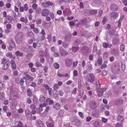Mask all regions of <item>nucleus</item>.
Listing matches in <instances>:
<instances>
[{"label":"nucleus","instance_id":"f257e3e1","mask_svg":"<svg viewBox=\"0 0 127 127\" xmlns=\"http://www.w3.org/2000/svg\"><path fill=\"white\" fill-rule=\"evenodd\" d=\"M24 34L22 32H18L16 36L15 41L17 44H22Z\"/></svg>","mask_w":127,"mask_h":127},{"label":"nucleus","instance_id":"f03ea898","mask_svg":"<svg viewBox=\"0 0 127 127\" xmlns=\"http://www.w3.org/2000/svg\"><path fill=\"white\" fill-rule=\"evenodd\" d=\"M1 64H3L2 66V69L3 70H5L8 68L10 63V62L7 61L5 58H3L1 59Z\"/></svg>","mask_w":127,"mask_h":127},{"label":"nucleus","instance_id":"7ed1b4c3","mask_svg":"<svg viewBox=\"0 0 127 127\" xmlns=\"http://www.w3.org/2000/svg\"><path fill=\"white\" fill-rule=\"evenodd\" d=\"M9 43V46L8 49V50L10 51L15 47V44L12 38L10 39Z\"/></svg>","mask_w":127,"mask_h":127},{"label":"nucleus","instance_id":"20e7f679","mask_svg":"<svg viewBox=\"0 0 127 127\" xmlns=\"http://www.w3.org/2000/svg\"><path fill=\"white\" fill-rule=\"evenodd\" d=\"M111 71L112 72L115 74H117L119 72V67L118 65H115L112 67Z\"/></svg>","mask_w":127,"mask_h":127},{"label":"nucleus","instance_id":"39448f33","mask_svg":"<svg viewBox=\"0 0 127 127\" xmlns=\"http://www.w3.org/2000/svg\"><path fill=\"white\" fill-rule=\"evenodd\" d=\"M23 79L26 81L30 80L31 81H32L33 79V78L31 77L28 74L27 72H25L24 73Z\"/></svg>","mask_w":127,"mask_h":127},{"label":"nucleus","instance_id":"423d86ee","mask_svg":"<svg viewBox=\"0 0 127 127\" xmlns=\"http://www.w3.org/2000/svg\"><path fill=\"white\" fill-rule=\"evenodd\" d=\"M72 35L71 34L68 32L67 33L65 37V40L66 41L68 42L69 41L72 37Z\"/></svg>","mask_w":127,"mask_h":127},{"label":"nucleus","instance_id":"0eeeda50","mask_svg":"<svg viewBox=\"0 0 127 127\" xmlns=\"http://www.w3.org/2000/svg\"><path fill=\"white\" fill-rule=\"evenodd\" d=\"M25 114L26 117L28 119H30L32 115L31 111L28 109H26L25 111Z\"/></svg>","mask_w":127,"mask_h":127},{"label":"nucleus","instance_id":"6e6552de","mask_svg":"<svg viewBox=\"0 0 127 127\" xmlns=\"http://www.w3.org/2000/svg\"><path fill=\"white\" fill-rule=\"evenodd\" d=\"M88 81L90 82H93L95 80V76L94 74L92 73H90L89 76L87 78Z\"/></svg>","mask_w":127,"mask_h":127},{"label":"nucleus","instance_id":"1a4fd4ad","mask_svg":"<svg viewBox=\"0 0 127 127\" xmlns=\"http://www.w3.org/2000/svg\"><path fill=\"white\" fill-rule=\"evenodd\" d=\"M19 97V94L17 93H14L11 95L10 99L12 100L17 99Z\"/></svg>","mask_w":127,"mask_h":127},{"label":"nucleus","instance_id":"9d476101","mask_svg":"<svg viewBox=\"0 0 127 127\" xmlns=\"http://www.w3.org/2000/svg\"><path fill=\"white\" fill-rule=\"evenodd\" d=\"M106 89L105 88L99 89L97 92L98 95L100 97L102 96L103 93L105 92L106 91Z\"/></svg>","mask_w":127,"mask_h":127},{"label":"nucleus","instance_id":"9b49d317","mask_svg":"<svg viewBox=\"0 0 127 127\" xmlns=\"http://www.w3.org/2000/svg\"><path fill=\"white\" fill-rule=\"evenodd\" d=\"M49 11L48 9H44L42 10L41 14L43 16H47L49 14Z\"/></svg>","mask_w":127,"mask_h":127},{"label":"nucleus","instance_id":"f8f14e48","mask_svg":"<svg viewBox=\"0 0 127 127\" xmlns=\"http://www.w3.org/2000/svg\"><path fill=\"white\" fill-rule=\"evenodd\" d=\"M65 64L68 67H70L71 65L72 62L71 60L70 59H67L66 60Z\"/></svg>","mask_w":127,"mask_h":127},{"label":"nucleus","instance_id":"ddd939ff","mask_svg":"<svg viewBox=\"0 0 127 127\" xmlns=\"http://www.w3.org/2000/svg\"><path fill=\"white\" fill-rule=\"evenodd\" d=\"M36 124L38 127H43L44 126V124L42 122L39 120L37 121Z\"/></svg>","mask_w":127,"mask_h":127},{"label":"nucleus","instance_id":"4468645a","mask_svg":"<svg viewBox=\"0 0 127 127\" xmlns=\"http://www.w3.org/2000/svg\"><path fill=\"white\" fill-rule=\"evenodd\" d=\"M88 51V47L86 46L83 47L81 50L82 52L84 54L87 53Z\"/></svg>","mask_w":127,"mask_h":127},{"label":"nucleus","instance_id":"2eb2a0df","mask_svg":"<svg viewBox=\"0 0 127 127\" xmlns=\"http://www.w3.org/2000/svg\"><path fill=\"white\" fill-rule=\"evenodd\" d=\"M11 63L12 69L13 70H15L16 68V65L14 61V60H12L11 61Z\"/></svg>","mask_w":127,"mask_h":127},{"label":"nucleus","instance_id":"dca6fc26","mask_svg":"<svg viewBox=\"0 0 127 127\" xmlns=\"http://www.w3.org/2000/svg\"><path fill=\"white\" fill-rule=\"evenodd\" d=\"M92 114L94 117H97L98 116L99 111L97 110L93 111L92 112Z\"/></svg>","mask_w":127,"mask_h":127},{"label":"nucleus","instance_id":"f3484780","mask_svg":"<svg viewBox=\"0 0 127 127\" xmlns=\"http://www.w3.org/2000/svg\"><path fill=\"white\" fill-rule=\"evenodd\" d=\"M118 16V14L116 12H112L111 13V19H114Z\"/></svg>","mask_w":127,"mask_h":127},{"label":"nucleus","instance_id":"a211bd4d","mask_svg":"<svg viewBox=\"0 0 127 127\" xmlns=\"http://www.w3.org/2000/svg\"><path fill=\"white\" fill-rule=\"evenodd\" d=\"M114 103L116 105L121 104L123 103V101L122 99H118L115 101Z\"/></svg>","mask_w":127,"mask_h":127},{"label":"nucleus","instance_id":"6ab92c4d","mask_svg":"<svg viewBox=\"0 0 127 127\" xmlns=\"http://www.w3.org/2000/svg\"><path fill=\"white\" fill-rule=\"evenodd\" d=\"M60 53L62 55L64 56L65 55H67L68 54V52H66L63 49H61L60 50Z\"/></svg>","mask_w":127,"mask_h":127},{"label":"nucleus","instance_id":"aec40b11","mask_svg":"<svg viewBox=\"0 0 127 127\" xmlns=\"http://www.w3.org/2000/svg\"><path fill=\"white\" fill-rule=\"evenodd\" d=\"M32 47H27L24 49V50L27 53H28L32 51Z\"/></svg>","mask_w":127,"mask_h":127},{"label":"nucleus","instance_id":"412c9836","mask_svg":"<svg viewBox=\"0 0 127 127\" xmlns=\"http://www.w3.org/2000/svg\"><path fill=\"white\" fill-rule=\"evenodd\" d=\"M46 102L47 103H48L50 105H52L54 103L53 101L50 98H48L46 100Z\"/></svg>","mask_w":127,"mask_h":127},{"label":"nucleus","instance_id":"4be33fe9","mask_svg":"<svg viewBox=\"0 0 127 127\" xmlns=\"http://www.w3.org/2000/svg\"><path fill=\"white\" fill-rule=\"evenodd\" d=\"M111 9L112 11L116 10L117 9V6L116 5L112 4L111 6Z\"/></svg>","mask_w":127,"mask_h":127},{"label":"nucleus","instance_id":"5701e85b","mask_svg":"<svg viewBox=\"0 0 127 127\" xmlns=\"http://www.w3.org/2000/svg\"><path fill=\"white\" fill-rule=\"evenodd\" d=\"M28 95L30 97H31L32 95V92L31 91L30 89H28L27 91Z\"/></svg>","mask_w":127,"mask_h":127},{"label":"nucleus","instance_id":"b1692460","mask_svg":"<svg viewBox=\"0 0 127 127\" xmlns=\"http://www.w3.org/2000/svg\"><path fill=\"white\" fill-rule=\"evenodd\" d=\"M93 124L94 127H99L100 126L99 122L97 121L94 122L93 123Z\"/></svg>","mask_w":127,"mask_h":127},{"label":"nucleus","instance_id":"393cba45","mask_svg":"<svg viewBox=\"0 0 127 127\" xmlns=\"http://www.w3.org/2000/svg\"><path fill=\"white\" fill-rule=\"evenodd\" d=\"M119 40L118 38H115L113 39L112 43L114 45H116L118 43Z\"/></svg>","mask_w":127,"mask_h":127},{"label":"nucleus","instance_id":"a878e982","mask_svg":"<svg viewBox=\"0 0 127 127\" xmlns=\"http://www.w3.org/2000/svg\"><path fill=\"white\" fill-rule=\"evenodd\" d=\"M64 112V110L61 109L60 110L59 112V116L60 117H63V114Z\"/></svg>","mask_w":127,"mask_h":127},{"label":"nucleus","instance_id":"bb28decb","mask_svg":"<svg viewBox=\"0 0 127 127\" xmlns=\"http://www.w3.org/2000/svg\"><path fill=\"white\" fill-rule=\"evenodd\" d=\"M39 56L40 57H42L44 56V51H40L38 54Z\"/></svg>","mask_w":127,"mask_h":127},{"label":"nucleus","instance_id":"cd10ccee","mask_svg":"<svg viewBox=\"0 0 127 127\" xmlns=\"http://www.w3.org/2000/svg\"><path fill=\"white\" fill-rule=\"evenodd\" d=\"M23 125L21 121H18V124L15 126L14 127H23Z\"/></svg>","mask_w":127,"mask_h":127},{"label":"nucleus","instance_id":"c85d7f7f","mask_svg":"<svg viewBox=\"0 0 127 127\" xmlns=\"http://www.w3.org/2000/svg\"><path fill=\"white\" fill-rule=\"evenodd\" d=\"M111 52L115 55L119 53L118 51L116 49H112L111 51Z\"/></svg>","mask_w":127,"mask_h":127},{"label":"nucleus","instance_id":"c756f323","mask_svg":"<svg viewBox=\"0 0 127 127\" xmlns=\"http://www.w3.org/2000/svg\"><path fill=\"white\" fill-rule=\"evenodd\" d=\"M117 121H120L121 122H123V118L121 115H119L117 118Z\"/></svg>","mask_w":127,"mask_h":127},{"label":"nucleus","instance_id":"7c9ffc66","mask_svg":"<svg viewBox=\"0 0 127 127\" xmlns=\"http://www.w3.org/2000/svg\"><path fill=\"white\" fill-rule=\"evenodd\" d=\"M23 54L22 52H20L19 51H17L16 52V55L20 57H22L23 56Z\"/></svg>","mask_w":127,"mask_h":127},{"label":"nucleus","instance_id":"2f4dec72","mask_svg":"<svg viewBox=\"0 0 127 127\" xmlns=\"http://www.w3.org/2000/svg\"><path fill=\"white\" fill-rule=\"evenodd\" d=\"M95 103L94 102L91 103L90 104V107L91 109H93L95 108Z\"/></svg>","mask_w":127,"mask_h":127},{"label":"nucleus","instance_id":"473e14b6","mask_svg":"<svg viewBox=\"0 0 127 127\" xmlns=\"http://www.w3.org/2000/svg\"><path fill=\"white\" fill-rule=\"evenodd\" d=\"M44 56L46 58H48L49 57V53L48 52V50L46 49L45 50L44 53Z\"/></svg>","mask_w":127,"mask_h":127},{"label":"nucleus","instance_id":"72a5a7b5","mask_svg":"<svg viewBox=\"0 0 127 127\" xmlns=\"http://www.w3.org/2000/svg\"><path fill=\"white\" fill-rule=\"evenodd\" d=\"M54 107L57 110L59 109L60 108V105L59 103H56Z\"/></svg>","mask_w":127,"mask_h":127},{"label":"nucleus","instance_id":"f704fd0d","mask_svg":"<svg viewBox=\"0 0 127 127\" xmlns=\"http://www.w3.org/2000/svg\"><path fill=\"white\" fill-rule=\"evenodd\" d=\"M90 13L91 15H94L97 14V11L95 10H91Z\"/></svg>","mask_w":127,"mask_h":127},{"label":"nucleus","instance_id":"c9c22d12","mask_svg":"<svg viewBox=\"0 0 127 127\" xmlns=\"http://www.w3.org/2000/svg\"><path fill=\"white\" fill-rule=\"evenodd\" d=\"M58 76L61 77L62 76H64L65 77H66L68 76V74L67 73H66L65 74H61L60 73H58Z\"/></svg>","mask_w":127,"mask_h":127},{"label":"nucleus","instance_id":"e433bc0d","mask_svg":"<svg viewBox=\"0 0 127 127\" xmlns=\"http://www.w3.org/2000/svg\"><path fill=\"white\" fill-rule=\"evenodd\" d=\"M45 98V97L44 96L41 95L40 96L39 99V101L41 102H42L44 100Z\"/></svg>","mask_w":127,"mask_h":127},{"label":"nucleus","instance_id":"4c0bfd02","mask_svg":"<svg viewBox=\"0 0 127 127\" xmlns=\"http://www.w3.org/2000/svg\"><path fill=\"white\" fill-rule=\"evenodd\" d=\"M81 24H82L84 25L86 24L87 23V20L86 19L82 20L81 21Z\"/></svg>","mask_w":127,"mask_h":127},{"label":"nucleus","instance_id":"58836bf2","mask_svg":"<svg viewBox=\"0 0 127 127\" xmlns=\"http://www.w3.org/2000/svg\"><path fill=\"white\" fill-rule=\"evenodd\" d=\"M125 46L123 44H121L120 46V49L122 51H124L125 50Z\"/></svg>","mask_w":127,"mask_h":127},{"label":"nucleus","instance_id":"ea45409f","mask_svg":"<svg viewBox=\"0 0 127 127\" xmlns=\"http://www.w3.org/2000/svg\"><path fill=\"white\" fill-rule=\"evenodd\" d=\"M102 46L104 48H107L109 46V44L106 43H103L102 44Z\"/></svg>","mask_w":127,"mask_h":127},{"label":"nucleus","instance_id":"a19ab883","mask_svg":"<svg viewBox=\"0 0 127 127\" xmlns=\"http://www.w3.org/2000/svg\"><path fill=\"white\" fill-rule=\"evenodd\" d=\"M46 2L48 6H52L53 4V3L51 1H46Z\"/></svg>","mask_w":127,"mask_h":127},{"label":"nucleus","instance_id":"79ce46f5","mask_svg":"<svg viewBox=\"0 0 127 127\" xmlns=\"http://www.w3.org/2000/svg\"><path fill=\"white\" fill-rule=\"evenodd\" d=\"M46 1L45 2H43L42 3L41 5L44 8H46L48 7Z\"/></svg>","mask_w":127,"mask_h":127},{"label":"nucleus","instance_id":"37998d69","mask_svg":"<svg viewBox=\"0 0 127 127\" xmlns=\"http://www.w3.org/2000/svg\"><path fill=\"white\" fill-rule=\"evenodd\" d=\"M54 66L55 68L58 69L59 67V65L57 63H55L54 64Z\"/></svg>","mask_w":127,"mask_h":127},{"label":"nucleus","instance_id":"c03bdc74","mask_svg":"<svg viewBox=\"0 0 127 127\" xmlns=\"http://www.w3.org/2000/svg\"><path fill=\"white\" fill-rule=\"evenodd\" d=\"M33 101L34 103L37 104L38 102V100L37 98L34 97L33 98Z\"/></svg>","mask_w":127,"mask_h":127},{"label":"nucleus","instance_id":"a18cd8bd","mask_svg":"<svg viewBox=\"0 0 127 127\" xmlns=\"http://www.w3.org/2000/svg\"><path fill=\"white\" fill-rule=\"evenodd\" d=\"M30 107L31 109L32 110H34L35 109V107L33 104H32L30 105Z\"/></svg>","mask_w":127,"mask_h":127},{"label":"nucleus","instance_id":"49530a36","mask_svg":"<svg viewBox=\"0 0 127 127\" xmlns=\"http://www.w3.org/2000/svg\"><path fill=\"white\" fill-rule=\"evenodd\" d=\"M6 56L9 58L12 57V53L10 52H9L6 54Z\"/></svg>","mask_w":127,"mask_h":127},{"label":"nucleus","instance_id":"de8ad7c7","mask_svg":"<svg viewBox=\"0 0 127 127\" xmlns=\"http://www.w3.org/2000/svg\"><path fill=\"white\" fill-rule=\"evenodd\" d=\"M33 31L36 34H37L39 32L38 29L36 28H35L33 29Z\"/></svg>","mask_w":127,"mask_h":127},{"label":"nucleus","instance_id":"09e8293b","mask_svg":"<svg viewBox=\"0 0 127 127\" xmlns=\"http://www.w3.org/2000/svg\"><path fill=\"white\" fill-rule=\"evenodd\" d=\"M37 5L35 3H33L32 5V7L33 10H35L37 8Z\"/></svg>","mask_w":127,"mask_h":127},{"label":"nucleus","instance_id":"8fccbe9b","mask_svg":"<svg viewBox=\"0 0 127 127\" xmlns=\"http://www.w3.org/2000/svg\"><path fill=\"white\" fill-rule=\"evenodd\" d=\"M36 21L37 24H40L41 23V19L38 18L36 19Z\"/></svg>","mask_w":127,"mask_h":127},{"label":"nucleus","instance_id":"3c124183","mask_svg":"<svg viewBox=\"0 0 127 127\" xmlns=\"http://www.w3.org/2000/svg\"><path fill=\"white\" fill-rule=\"evenodd\" d=\"M47 127H53L54 125L51 123H48L47 124Z\"/></svg>","mask_w":127,"mask_h":127},{"label":"nucleus","instance_id":"603ef678","mask_svg":"<svg viewBox=\"0 0 127 127\" xmlns=\"http://www.w3.org/2000/svg\"><path fill=\"white\" fill-rule=\"evenodd\" d=\"M53 88L54 90H57L59 88V87L57 84H55L53 86Z\"/></svg>","mask_w":127,"mask_h":127},{"label":"nucleus","instance_id":"864d4df0","mask_svg":"<svg viewBox=\"0 0 127 127\" xmlns=\"http://www.w3.org/2000/svg\"><path fill=\"white\" fill-rule=\"evenodd\" d=\"M43 86L47 90L51 88H49L48 85L47 84H44L43 85Z\"/></svg>","mask_w":127,"mask_h":127},{"label":"nucleus","instance_id":"5fc2aeb1","mask_svg":"<svg viewBox=\"0 0 127 127\" xmlns=\"http://www.w3.org/2000/svg\"><path fill=\"white\" fill-rule=\"evenodd\" d=\"M53 61V58H49L48 60V61L49 63H52Z\"/></svg>","mask_w":127,"mask_h":127},{"label":"nucleus","instance_id":"6e6d98bb","mask_svg":"<svg viewBox=\"0 0 127 127\" xmlns=\"http://www.w3.org/2000/svg\"><path fill=\"white\" fill-rule=\"evenodd\" d=\"M23 8L24 10L25 11H26L28 9L27 4H25L24 6V7Z\"/></svg>","mask_w":127,"mask_h":127},{"label":"nucleus","instance_id":"4d7b16f0","mask_svg":"<svg viewBox=\"0 0 127 127\" xmlns=\"http://www.w3.org/2000/svg\"><path fill=\"white\" fill-rule=\"evenodd\" d=\"M24 111L23 109L22 108H20L17 110L18 112L19 113H22Z\"/></svg>","mask_w":127,"mask_h":127},{"label":"nucleus","instance_id":"13d9d810","mask_svg":"<svg viewBox=\"0 0 127 127\" xmlns=\"http://www.w3.org/2000/svg\"><path fill=\"white\" fill-rule=\"evenodd\" d=\"M40 62L42 64L44 63L45 62V60L43 58H42L40 59Z\"/></svg>","mask_w":127,"mask_h":127},{"label":"nucleus","instance_id":"bf43d9fd","mask_svg":"<svg viewBox=\"0 0 127 127\" xmlns=\"http://www.w3.org/2000/svg\"><path fill=\"white\" fill-rule=\"evenodd\" d=\"M36 86V84L35 83L32 82L31 83V84L30 85V86L33 87H35Z\"/></svg>","mask_w":127,"mask_h":127},{"label":"nucleus","instance_id":"052dcab7","mask_svg":"<svg viewBox=\"0 0 127 127\" xmlns=\"http://www.w3.org/2000/svg\"><path fill=\"white\" fill-rule=\"evenodd\" d=\"M54 56L55 57H58L59 56V54L57 52L55 51L54 52Z\"/></svg>","mask_w":127,"mask_h":127},{"label":"nucleus","instance_id":"680f3d73","mask_svg":"<svg viewBox=\"0 0 127 127\" xmlns=\"http://www.w3.org/2000/svg\"><path fill=\"white\" fill-rule=\"evenodd\" d=\"M27 102L29 104H31L32 102L31 99L29 97H28L27 98Z\"/></svg>","mask_w":127,"mask_h":127},{"label":"nucleus","instance_id":"e2e57ef3","mask_svg":"<svg viewBox=\"0 0 127 127\" xmlns=\"http://www.w3.org/2000/svg\"><path fill=\"white\" fill-rule=\"evenodd\" d=\"M43 81V79H38V85H40L42 82Z\"/></svg>","mask_w":127,"mask_h":127},{"label":"nucleus","instance_id":"0e129e2a","mask_svg":"<svg viewBox=\"0 0 127 127\" xmlns=\"http://www.w3.org/2000/svg\"><path fill=\"white\" fill-rule=\"evenodd\" d=\"M121 19H120L117 22L118 27H120L121 26Z\"/></svg>","mask_w":127,"mask_h":127},{"label":"nucleus","instance_id":"69168bd1","mask_svg":"<svg viewBox=\"0 0 127 127\" xmlns=\"http://www.w3.org/2000/svg\"><path fill=\"white\" fill-rule=\"evenodd\" d=\"M50 15L52 19H54V13L52 12H51L50 13Z\"/></svg>","mask_w":127,"mask_h":127},{"label":"nucleus","instance_id":"338daca9","mask_svg":"<svg viewBox=\"0 0 127 127\" xmlns=\"http://www.w3.org/2000/svg\"><path fill=\"white\" fill-rule=\"evenodd\" d=\"M44 26L45 28H48L50 27V24L49 23H46Z\"/></svg>","mask_w":127,"mask_h":127},{"label":"nucleus","instance_id":"774afa93","mask_svg":"<svg viewBox=\"0 0 127 127\" xmlns=\"http://www.w3.org/2000/svg\"><path fill=\"white\" fill-rule=\"evenodd\" d=\"M122 1L125 5L127 6V0H122Z\"/></svg>","mask_w":127,"mask_h":127}]
</instances>
